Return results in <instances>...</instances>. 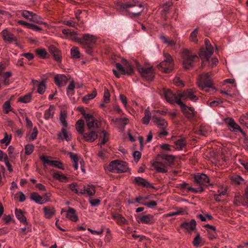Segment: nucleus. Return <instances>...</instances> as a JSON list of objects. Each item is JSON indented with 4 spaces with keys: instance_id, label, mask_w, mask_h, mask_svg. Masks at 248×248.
<instances>
[{
    "instance_id": "obj_1",
    "label": "nucleus",
    "mask_w": 248,
    "mask_h": 248,
    "mask_svg": "<svg viewBox=\"0 0 248 248\" xmlns=\"http://www.w3.org/2000/svg\"><path fill=\"white\" fill-rule=\"evenodd\" d=\"M115 8L121 12L124 11L130 17L134 18L140 15L144 9V6L138 1L133 0L125 3L118 2L115 5Z\"/></svg>"
},
{
    "instance_id": "obj_2",
    "label": "nucleus",
    "mask_w": 248,
    "mask_h": 248,
    "mask_svg": "<svg viewBox=\"0 0 248 248\" xmlns=\"http://www.w3.org/2000/svg\"><path fill=\"white\" fill-rule=\"evenodd\" d=\"M183 67L186 70L190 69L194 66V62L199 57L188 49H184L182 52Z\"/></svg>"
},
{
    "instance_id": "obj_3",
    "label": "nucleus",
    "mask_w": 248,
    "mask_h": 248,
    "mask_svg": "<svg viewBox=\"0 0 248 248\" xmlns=\"http://www.w3.org/2000/svg\"><path fill=\"white\" fill-rule=\"evenodd\" d=\"M210 76V73H203L200 76L198 81V87L206 92H209L211 89L215 90Z\"/></svg>"
},
{
    "instance_id": "obj_4",
    "label": "nucleus",
    "mask_w": 248,
    "mask_h": 248,
    "mask_svg": "<svg viewBox=\"0 0 248 248\" xmlns=\"http://www.w3.org/2000/svg\"><path fill=\"white\" fill-rule=\"evenodd\" d=\"M107 169L110 172L120 173L126 172L128 169V167L125 162L116 160L109 163L107 167Z\"/></svg>"
},
{
    "instance_id": "obj_5",
    "label": "nucleus",
    "mask_w": 248,
    "mask_h": 248,
    "mask_svg": "<svg viewBox=\"0 0 248 248\" xmlns=\"http://www.w3.org/2000/svg\"><path fill=\"white\" fill-rule=\"evenodd\" d=\"M116 67L117 70L113 69L112 71L114 75L117 78L120 77V75L118 72V71L121 74L124 75H131L134 73L133 66L127 61H125L124 66L120 63H116Z\"/></svg>"
},
{
    "instance_id": "obj_6",
    "label": "nucleus",
    "mask_w": 248,
    "mask_h": 248,
    "mask_svg": "<svg viewBox=\"0 0 248 248\" xmlns=\"http://www.w3.org/2000/svg\"><path fill=\"white\" fill-rule=\"evenodd\" d=\"M165 59L157 65V68L160 71L167 73L170 72L173 68L174 62L171 55L168 53H164Z\"/></svg>"
},
{
    "instance_id": "obj_7",
    "label": "nucleus",
    "mask_w": 248,
    "mask_h": 248,
    "mask_svg": "<svg viewBox=\"0 0 248 248\" xmlns=\"http://www.w3.org/2000/svg\"><path fill=\"white\" fill-rule=\"evenodd\" d=\"M205 48L202 47L200 50L199 56L202 61V63L204 61H209V59L214 52V49L211 45L208 39H205Z\"/></svg>"
},
{
    "instance_id": "obj_8",
    "label": "nucleus",
    "mask_w": 248,
    "mask_h": 248,
    "mask_svg": "<svg viewBox=\"0 0 248 248\" xmlns=\"http://www.w3.org/2000/svg\"><path fill=\"white\" fill-rule=\"evenodd\" d=\"M137 68L144 79L147 81H152L154 78V72L153 67L142 66L137 63Z\"/></svg>"
},
{
    "instance_id": "obj_9",
    "label": "nucleus",
    "mask_w": 248,
    "mask_h": 248,
    "mask_svg": "<svg viewBox=\"0 0 248 248\" xmlns=\"http://www.w3.org/2000/svg\"><path fill=\"white\" fill-rule=\"evenodd\" d=\"M96 38L95 36L90 34H83L81 38L78 37V42L82 47H91L96 42Z\"/></svg>"
},
{
    "instance_id": "obj_10",
    "label": "nucleus",
    "mask_w": 248,
    "mask_h": 248,
    "mask_svg": "<svg viewBox=\"0 0 248 248\" xmlns=\"http://www.w3.org/2000/svg\"><path fill=\"white\" fill-rule=\"evenodd\" d=\"M178 105L185 116L190 120H192L196 114L194 108L186 106L182 101H179Z\"/></svg>"
},
{
    "instance_id": "obj_11",
    "label": "nucleus",
    "mask_w": 248,
    "mask_h": 248,
    "mask_svg": "<svg viewBox=\"0 0 248 248\" xmlns=\"http://www.w3.org/2000/svg\"><path fill=\"white\" fill-rule=\"evenodd\" d=\"M180 100H187L189 99L192 101L195 102L198 99V97L195 95L194 92L192 89H188L184 91L183 92L179 93Z\"/></svg>"
},
{
    "instance_id": "obj_12",
    "label": "nucleus",
    "mask_w": 248,
    "mask_h": 248,
    "mask_svg": "<svg viewBox=\"0 0 248 248\" xmlns=\"http://www.w3.org/2000/svg\"><path fill=\"white\" fill-rule=\"evenodd\" d=\"M163 94L167 101L170 104H173L175 102L178 105V102L182 101L180 99L179 93L176 95L170 90H164Z\"/></svg>"
},
{
    "instance_id": "obj_13",
    "label": "nucleus",
    "mask_w": 248,
    "mask_h": 248,
    "mask_svg": "<svg viewBox=\"0 0 248 248\" xmlns=\"http://www.w3.org/2000/svg\"><path fill=\"white\" fill-rule=\"evenodd\" d=\"M195 182L199 186H207L209 182V179L208 176L203 173H198L194 176Z\"/></svg>"
},
{
    "instance_id": "obj_14",
    "label": "nucleus",
    "mask_w": 248,
    "mask_h": 248,
    "mask_svg": "<svg viewBox=\"0 0 248 248\" xmlns=\"http://www.w3.org/2000/svg\"><path fill=\"white\" fill-rule=\"evenodd\" d=\"M41 160L43 162L44 165L48 164L59 169L64 170L62 164L60 161L50 160L48 159V156H46L41 157Z\"/></svg>"
},
{
    "instance_id": "obj_15",
    "label": "nucleus",
    "mask_w": 248,
    "mask_h": 248,
    "mask_svg": "<svg viewBox=\"0 0 248 248\" xmlns=\"http://www.w3.org/2000/svg\"><path fill=\"white\" fill-rule=\"evenodd\" d=\"M87 125L89 129L98 128L99 127L97 120L90 114H84Z\"/></svg>"
},
{
    "instance_id": "obj_16",
    "label": "nucleus",
    "mask_w": 248,
    "mask_h": 248,
    "mask_svg": "<svg viewBox=\"0 0 248 248\" xmlns=\"http://www.w3.org/2000/svg\"><path fill=\"white\" fill-rule=\"evenodd\" d=\"M1 33L4 41L10 43H14L16 45H18L16 42L17 39L12 33L7 30H4L2 31Z\"/></svg>"
},
{
    "instance_id": "obj_17",
    "label": "nucleus",
    "mask_w": 248,
    "mask_h": 248,
    "mask_svg": "<svg viewBox=\"0 0 248 248\" xmlns=\"http://www.w3.org/2000/svg\"><path fill=\"white\" fill-rule=\"evenodd\" d=\"M32 200L34 201L36 203L39 204H43L48 201L47 198V194H45L43 196H41L37 193H32L31 195Z\"/></svg>"
},
{
    "instance_id": "obj_18",
    "label": "nucleus",
    "mask_w": 248,
    "mask_h": 248,
    "mask_svg": "<svg viewBox=\"0 0 248 248\" xmlns=\"http://www.w3.org/2000/svg\"><path fill=\"white\" fill-rule=\"evenodd\" d=\"M152 166L158 172L166 173L168 171L167 166L162 160L155 161Z\"/></svg>"
},
{
    "instance_id": "obj_19",
    "label": "nucleus",
    "mask_w": 248,
    "mask_h": 248,
    "mask_svg": "<svg viewBox=\"0 0 248 248\" xmlns=\"http://www.w3.org/2000/svg\"><path fill=\"white\" fill-rule=\"evenodd\" d=\"M68 80L67 77L63 74H58L54 77L55 83L59 87L65 86Z\"/></svg>"
},
{
    "instance_id": "obj_20",
    "label": "nucleus",
    "mask_w": 248,
    "mask_h": 248,
    "mask_svg": "<svg viewBox=\"0 0 248 248\" xmlns=\"http://www.w3.org/2000/svg\"><path fill=\"white\" fill-rule=\"evenodd\" d=\"M152 121L160 129H165L168 126V123L165 119L156 115L152 116Z\"/></svg>"
},
{
    "instance_id": "obj_21",
    "label": "nucleus",
    "mask_w": 248,
    "mask_h": 248,
    "mask_svg": "<svg viewBox=\"0 0 248 248\" xmlns=\"http://www.w3.org/2000/svg\"><path fill=\"white\" fill-rule=\"evenodd\" d=\"M82 135L84 140L88 142H93L98 138L97 133L93 130H91L88 133L84 132Z\"/></svg>"
},
{
    "instance_id": "obj_22",
    "label": "nucleus",
    "mask_w": 248,
    "mask_h": 248,
    "mask_svg": "<svg viewBox=\"0 0 248 248\" xmlns=\"http://www.w3.org/2000/svg\"><path fill=\"white\" fill-rule=\"evenodd\" d=\"M133 183H134L136 185L148 188L152 187V184L151 183H150L146 179L140 177H135L134 178V180L133 181Z\"/></svg>"
},
{
    "instance_id": "obj_23",
    "label": "nucleus",
    "mask_w": 248,
    "mask_h": 248,
    "mask_svg": "<svg viewBox=\"0 0 248 248\" xmlns=\"http://www.w3.org/2000/svg\"><path fill=\"white\" fill-rule=\"evenodd\" d=\"M62 32L64 34L67 38L76 41L78 40V37H77V32L72 31L69 29H64L62 30Z\"/></svg>"
},
{
    "instance_id": "obj_24",
    "label": "nucleus",
    "mask_w": 248,
    "mask_h": 248,
    "mask_svg": "<svg viewBox=\"0 0 248 248\" xmlns=\"http://www.w3.org/2000/svg\"><path fill=\"white\" fill-rule=\"evenodd\" d=\"M138 222L141 223L151 224L155 222V219L152 215H146L140 217Z\"/></svg>"
},
{
    "instance_id": "obj_25",
    "label": "nucleus",
    "mask_w": 248,
    "mask_h": 248,
    "mask_svg": "<svg viewBox=\"0 0 248 248\" xmlns=\"http://www.w3.org/2000/svg\"><path fill=\"white\" fill-rule=\"evenodd\" d=\"M66 217L70 220L74 222H77L78 220V216L76 214V211L74 208H69L66 211Z\"/></svg>"
},
{
    "instance_id": "obj_26",
    "label": "nucleus",
    "mask_w": 248,
    "mask_h": 248,
    "mask_svg": "<svg viewBox=\"0 0 248 248\" xmlns=\"http://www.w3.org/2000/svg\"><path fill=\"white\" fill-rule=\"evenodd\" d=\"M15 215L17 219L19 220L21 223L25 225H27L26 218L24 215L23 211L21 209L16 208L15 209Z\"/></svg>"
},
{
    "instance_id": "obj_27",
    "label": "nucleus",
    "mask_w": 248,
    "mask_h": 248,
    "mask_svg": "<svg viewBox=\"0 0 248 248\" xmlns=\"http://www.w3.org/2000/svg\"><path fill=\"white\" fill-rule=\"evenodd\" d=\"M228 124L230 130L235 132H242V131L239 125L237 124L232 119H230L228 122Z\"/></svg>"
},
{
    "instance_id": "obj_28",
    "label": "nucleus",
    "mask_w": 248,
    "mask_h": 248,
    "mask_svg": "<svg viewBox=\"0 0 248 248\" xmlns=\"http://www.w3.org/2000/svg\"><path fill=\"white\" fill-rule=\"evenodd\" d=\"M43 211L45 217L47 219L51 218L55 213L54 208L51 206L44 207Z\"/></svg>"
},
{
    "instance_id": "obj_29",
    "label": "nucleus",
    "mask_w": 248,
    "mask_h": 248,
    "mask_svg": "<svg viewBox=\"0 0 248 248\" xmlns=\"http://www.w3.org/2000/svg\"><path fill=\"white\" fill-rule=\"evenodd\" d=\"M182 226L188 231H193L196 228V222L192 219L189 222L183 223Z\"/></svg>"
},
{
    "instance_id": "obj_30",
    "label": "nucleus",
    "mask_w": 248,
    "mask_h": 248,
    "mask_svg": "<svg viewBox=\"0 0 248 248\" xmlns=\"http://www.w3.org/2000/svg\"><path fill=\"white\" fill-rule=\"evenodd\" d=\"M55 113V107L53 105L49 106V108L46 109L44 113V118L48 120L52 118Z\"/></svg>"
},
{
    "instance_id": "obj_31",
    "label": "nucleus",
    "mask_w": 248,
    "mask_h": 248,
    "mask_svg": "<svg viewBox=\"0 0 248 248\" xmlns=\"http://www.w3.org/2000/svg\"><path fill=\"white\" fill-rule=\"evenodd\" d=\"M30 21L38 24H43L45 26H48V24L46 22L42 21V18L41 16L34 13L33 14Z\"/></svg>"
},
{
    "instance_id": "obj_32",
    "label": "nucleus",
    "mask_w": 248,
    "mask_h": 248,
    "mask_svg": "<svg viewBox=\"0 0 248 248\" xmlns=\"http://www.w3.org/2000/svg\"><path fill=\"white\" fill-rule=\"evenodd\" d=\"M52 176L54 179L59 180L61 182L65 183L69 181L67 177L58 172H54L52 174Z\"/></svg>"
},
{
    "instance_id": "obj_33",
    "label": "nucleus",
    "mask_w": 248,
    "mask_h": 248,
    "mask_svg": "<svg viewBox=\"0 0 248 248\" xmlns=\"http://www.w3.org/2000/svg\"><path fill=\"white\" fill-rule=\"evenodd\" d=\"M162 161L168 166H170L174 162V156L172 155H166L161 157Z\"/></svg>"
},
{
    "instance_id": "obj_34",
    "label": "nucleus",
    "mask_w": 248,
    "mask_h": 248,
    "mask_svg": "<svg viewBox=\"0 0 248 248\" xmlns=\"http://www.w3.org/2000/svg\"><path fill=\"white\" fill-rule=\"evenodd\" d=\"M232 183L234 185H243L245 183V180L242 178L240 176L237 175H234L231 178Z\"/></svg>"
},
{
    "instance_id": "obj_35",
    "label": "nucleus",
    "mask_w": 248,
    "mask_h": 248,
    "mask_svg": "<svg viewBox=\"0 0 248 248\" xmlns=\"http://www.w3.org/2000/svg\"><path fill=\"white\" fill-rule=\"evenodd\" d=\"M186 145V141L184 139H180L174 143V148L178 150H181Z\"/></svg>"
},
{
    "instance_id": "obj_36",
    "label": "nucleus",
    "mask_w": 248,
    "mask_h": 248,
    "mask_svg": "<svg viewBox=\"0 0 248 248\" xmlns=\"http://www.w3.org/2000/svg\"><path fill=\"white\" fill-rule=\"evenodd\" d=\"M3 111L5 114L8 113L10 111L14 112L13 108L11 106V101L8 100L6 101L2 106Z\"/></svg>"
},
{
    "instance_id": "obj_37",
    "label": "nucleus",
    "mask_w": 248,
    "mask_h": 248,
    "mask_svg": "<svg viewBox=\"0 0 248 248\" xmlns=\"http://www.w3.org/2000/svg\"><path fill=\"white\" fill-rule=\"evenodd\" d=\"M76 129L81 134L84 132V121L80 119L77 121L76 124Z\"/></svg>"
},
{
    "instance_id": "obj_38",
    "label": "nucleus",
    "mask_w": 248,
    "mask_h": 248,
    "mask_svg": "<svg viewBox=\"0 0 248 248\" xmlns=\"http://www.w3.org/2000/svg\"><path fill=\"white\" fill-rule=\"evenodd\" d=\"M145 116L142 119V122L145 124H148L151 118V113L150 112L149 108H147L144 111Z\"/></svg>"
},
{
    "instance_id": "obj_39",
    "label": "nucleus",
    "mask_w": 248,
    "mask_h": 248,
    "mask_svg": "<svg viewBox=\"0 0 248 248\" xmlns=\"http://www.w3.org/2000/svg\"><path fill=\"white\" fill-rule=\"evenodd\" d=\"M31 94H27L24 96H20L18 99V101L23 103H30L31 100Z\"/></svg>"
},
{
    "instance_id": "obj_40",
    "label": "nucleus",
    "mask_w": 248,
    "mask_h": 248,
    "mask_svg": "<svg viewBox=\"0 0 248 248\" xmlns=\"http://www.w3.org/2000/svg\"><path fill=\"white\" fill-rule=\"evenodd\" d=\"M67 117V114L65 113L61 112L60 117V121L63 126L62 128H66L67 127V123L66 119Z\"/></svg>"
},
{
    "instance_id": "obj_41",
    "label": "nucleus",
    "mask_w": 248,
    "mask_h": 248,
    "mask_svg": "<svg viewBox=\"0 0 248 248\" xmlns=\"http://www.w3.org/2000/svg\"><path fill=\"white\" fill-rule=\"evenodd\" d=\"M97 92L95 90H94L92 93H89L83 97V101L86 103H87L89 100L93 99L96 95Z\"/></svg>"
},
{
    "instance_id": "obj_42",
    "label": "nucleus",
    "mask_w": 248,
    "mask_h": 248,
    "mask_svg": "<svg viewBox=\"0 0 248 248\" xmlns=\"http://www.w3.org/2000/svg\"><path fill=\"white\" fill-rule=\"evenodd\" d=\"M128 119L127 118H116L115 122L117 124H120L121 126L124 127L128 122Z\"/></svg>"
},
{
    "instance_id": "obj_43",
    "label": "nucleus",
    "mask_w": 248,
    "mask_h": 248,
    "mask_svg": "<svg viewBox=\"0 0 248 248\" xmlns=\"http://www.w3.org/2000/svg\"><path fill=\"white\" fill-rule=\"evenodd\" d=\"M20 14L24 18L30 21L33 13L27 10H22L20 11Z\"/></svg>"
},
{
    "instance_id": "obj_44",
    "label": "nucleus",
    "mask_w": 248,
    "mask_h": 248,
    "mask_svg": "<svg viewBox=\"0 0 248 248\" xmlns=\"http://www.w3.org/2000/svg\"><path fill=\"white\" fill-rule=\"evenodd\" d=\"M160 39L162 42L169 46H174L175 45V42L173 40H170L165 36H160Z\"/></svg>"
},
{
    "instance_id": "obj_45",
    "label": "nucleus",
    "mask_w": 248,
    "mask_h": 248,
    "mask_svg": "<svg viewBox=\"0 0 248 248\" xmlns=\"http://www.w3.org/2000/svg\"><path fill=\"white\" fill-rule=\"evenodd\" d=\"M198 33V28H196L190 33L189 39L191 41L195 43H198V40L197 38Z\"/></svg>"
},
{
    "instance_id": "obj_46",
    "label": "nucleus",
    "mask_w": 248,
    "mask_h": 248,
    "mask_svg": "<svg viewBox=\"0 0 248 248\" xmlns=\"http://www.w3.org/2000/svg\"><path fill=\"white\" fill-rule=\"evenodd\" d=\"M46 83L44 81H42L38 85L37 92L40 94H43L46 91Z\"/></svg>"
},
{
    "instance_id": "obj_47",
    "label": "nucleus",
    "mask_w": 248,
    "mask_h": 248,
    "mask_svg": "<svg viewBox=\"0 0 248 248\" xmlns=\"http://www.w3.org/2000/svg\"><path fill=\"white\" fill-rule=\"evenodd\" d=\"M114 218L120 224H126L127 223V220L120 214H116L114 215Z\"/></svg>"
},
{
    "instance_id": "obj_48",
    "label": "nucleus",
    "mask_w": 248,
    "mask_h": 248,
    "mask_svg": "<svg viewBox=\"0 0 248 248\" xmlns=\"http://www.w3.org/2000/svg\"><path fill=\"white\" fill-rule=\"evenodd\" d=\"M86 193L89 196H93L95 193V189L94 186L92 185H88L87 187H85Z\"/></svg>"
},
{
    "instance_id": "obj_49",
    "label": "nucleus",
    "mask_w": 248,
    "mask_h": 248,
    "mask_svg": "<svg viewBox=\"0 0 248 248\" xmlns=\"http://www.w3.org/2000/svg\"><path fill=\"white\" fill-rule=\"evenodd\" d=\"M234 204L236 205H240L242 204L245 205L246 202H244V198L240 196H235L233 201Z\"/></svg>"
},
{
    "instance_id": "obj_50",
    "label": "nucleus",
    "mask_w": 248,
    "mask_h": 248,
    "mask_svg": "<svg viewBox=\"0 0 248 248\" xmlns=\"http://www.w3.org/2000/svg\"><path fill=\"white\" fill-rule=\"evenodd\" d=\"M71 54L74 58L77 59L80 58L79 51L77 47L74 46L71 48Z\"/></svg>"
},
{
    "instance_id": "obj_51",
    "label": "nucleus",
    "mask_w": 248,
    "mask_h": 248,
    "mask_svg": "<svg viewBox=\"0 0 248 248\" xmlns=\"http://www.w3.org/2000/svg\"><path fill=\"white\" fill-rule=\"evenodd\" d=\"M202 242V238L199 233H198L194 239L193 241V245L196 247H198L200 246Z\"/></svg>"
},
{
    "instance_id": "obj_52",
    "label": "nucleus",
    "mask_w": 248,
    "mask_h": 248,
    "mask_svg": "<svg viewBox=\"0 0 248 248\" xmlns=\"http://www.w3.org/2000/svg\"><path fill=\"white\" fill-rule=\"evenodd\" d=\"M34 146L33 144H30L25 147V154L27 155H31L34 150Z\"/></svg>"
},
{
    "instance_id": "obj_53",
    "label": "nucleus",
    "mask_w": 248,
    "mask_h": 248,
    "mask_svg": "<svg viewBox=\"0 0 248 248\" xmlns=\"http://www.w3.org/2000/svg\"><path fill=\"white\" fill-rule=\"evenodd\" d=\"M104 103H108L110 101V93L109 91L107 89H105L104 92Z\"/></svg>"
},
{
    "instance_id": "obj_54",
    "label": "nucleus",
    "mask_w": 248,
    "mask_h": 248,
    "mask_svg": "<svg viewBox=\"0 0 248 248\" xmlns=\"http://www.w3.org/2000/svg\"><path fill=\"white\" fill-rule=\"evenodd\" d=\"M102 134H103V138L100 143V145L105 144L108 140V133L105 130H103Z\"/></svg>"
},
{
    "instance_id": "obj_55",
    "label": "nucleus",
    "mask_w": 248,
    "mask_h": 248,
    "mask_svg": "<svg viewBox=\"0 0 248 248\" xmlns=\"http://www.w3.org/2000/svg\"><path fill=\"white\" fill-rule=\"evenodd\" d=\"M38 131L36 127H34L33 129L32 132L30 136V139L33 140H34L38 135Z\"/></svg>"
},
{
    "instance_id": "obj_56",
    "label": "nucleus",
    "mask_w": 248,
    "mask_h": 248,
    "mask_svg": "<svg viewBox=\"0 0 248 248\" xmlns=\"http://www.w3.org/2000/svg\"><path fill=\"white\" fill-rule=\"evenodd\" d=\"M141 204L145 205L150 208H153L154 207L156 206L157 202L155 201H152L148 202L141 203Z\"/></svg>"
},
{
    "instance_id": "obj_57",
    "label": "nucleus",
    "mask_w": 248,
    "mask_h": 248,
    "mask_svg": "<svg viewBox=\"0 0 248 248\" xmlns=\"http://www.w3.org/2000/svg\"><path fill=\"white\" fill-rule=\"evenodd\" d=\"M36 53L43 58H45L46 56L47 52L44 49H38L36 50Z\"/></svg>"
},
{
    "instance_id": "obj_58",
    "label": "nucleus",
    "mask_w": 248,
    "mask_h": 248,
    "mask_svg": "<svg viewBox=\"0 0 248 248\" xmlns=\"http://www.w3.org/2000/svg\"><path fill=\"white\" fill-rule=\"evenodd\" d=\"M174 83L178 87H183L185 84L184 82L181 80L179 78H175L173 80Z\"/></svg>"
},
{
    "instance_id": "obj_59",
    "label": "nucleus",
    "mask_w": 248,
    "mask_h": 248,
    "mask_svg": "<svg viewBox=\"0 0 248 248\" xmlns=\"http://www.w3.org/2000/svg\"><path fill=\"white\" fill-rule=\"evenodd\" d=\"M29 29L36 31H42V29L41 28L31 23H30L29 25Z\"/></svg>"
},
{
    "instance_id": "obj_60",
    "label": "nucleus",
    "mask_w": 248,
    "mask_h": 248,
    "mask_svg": "<svg viewBox=\"0 0 248 248\" xmlns=\"http://www.w3.org/2000/svg\"><path fill=\"white\" fill-rule=\"evenodd\" d=\"M53 58L57 62H60L62 60V57L60 55V51L58 50L53 54Z\"/></svg>"
},
{
    "instance_id": "obj_61",
    "label": "nucleus",
    "mask_w": 248,
    "mask_h": 248,
    "mask_svg": "<svg viewBox=\"0 0 248 248\" xmlns=\"http://www.w3.org/2000/svg\"><path fill=\"white\" fill-rule=\"evenodd\" d=\"M90 203L92 206H97L100 203V201L98 199H90L89 200Z\"/></svg>"
},
{
    "instance_id": "obj_62",
    "label": "nucleus",
    "mask_w": 248,
    "mask_h": 248,
    "mask_svg": "<svg viewBox=\"0 0 248 248\" xmlns=\"http://www.w3.org/2000/svg\"><path fill=\"white\" fill-rule=\"evenodd\" d=\"M75 88V86L74 81L73 80H72L70 82V84H69V85L68 86V87L67 88V94L69 93L70 91H73L74 90Z\"/></svg>"
},
{
    "instance_id": "obj_63",
    "label": "nucleus",
    "mask_w": 248,
    "mask_h": 248,
    "mask_svg": "<svg viewBox=\"0 0 248 248\" xmlns=\"http://www.w3.org/2000/svg\"><path fill=\"white\" fill-rule=\"evenodd\" d=\"M11 141V138H9L7 135H5L4 138L0 140L2 144L5 143L6 145H8Z\"/></svg>"
},
{
    "instance_id": "obj_64",
    "label": "nucleus",
    "mask_w": 248,
    "mask_h": 248,
    "mask_svg": "<svg viewBox=\"0 0 248 248\" xmlns=\"http://www.w3.org/2000/svg\"><path fill=\"white\" fill-rule=\"evenodd\" d=\"M77 184L75 183H73L69 185V187L70 188L71 191L75 192L76 194L79 195L78 190L76 188Z\"/></svg>"
}]
</instances>
